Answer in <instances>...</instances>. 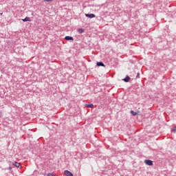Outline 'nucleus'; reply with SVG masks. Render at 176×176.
Instances as JSON below:
<instances>
[{"label": "nucleus", "instance_id": "1", "mask_svg": "<svg viewBox=\"0 0 176 176\" xmlns=\"http://www.w3.org/2000/svg\"><path fill=\"white\" fill-rule=\"evenodd\" d=\"M144 163L145 164H147V166H153V162L151 160H146Z\"/></svg>", "mask_w": 176, "mask_h": 176}, {"label": "nucleus", "instance_id": "2", "mask_svg": "<svg viewBox=\"0 0 176 176\" xmlns=\"http://www.w3.org/2000/svg\"><path fill=\"white\" fill-rule=\"evenodd\" d=\"M86 17H89V19H94L96 17V14H85Z\"/></svg>", "mask_w": 176, "mask_h": 176}, {"label": "nucleus", "instance_id": "3", "mask_svg": "<svg viewBox=\"0 0 176 176\" xmlns=\"http://www.w3.org/2000/svg\"><path fill=\"white\" fill-rule=\"evenodd\" d=\"M64 174L65 175H67V176H74L72 173H71L69 170H65Z\"/></svg>", "mask_w": 176, "mask_h": 176}, {"label": "nucleus", "instance_id": "4", "mask_svg": "<svg viewBox=\"0 0 176 176\" xmlns=\"http://www.w3.org/2000/svg\"><path fill=\"white\" fill-rule=\"evenodd\" d=\"M65 39L66 41H74V38L72 36H66L65 37Z\"/></svg>", "mask_w": 176, "mask_h": 176}, {"label": "nucleus", "instance_id": "5", "mask_svg": "<svg viewBox=\"0 0 176 176\" xmlns=\"http://www.w3.org/2000/svg\"><path fill=\"white\" fill-rule=\"evenodd\" d=\"M13 166H14L15 167H17L18 168H20V163H18V162H13L12 163Z\"/></svg>", "mask_w": 176, "mask_h": 176}, {"label": "nucleus", "instance_id": "6", "mask_svg": "<svg viewBox=\"0 0 176 176\" xmlns=\"http://www.w3.org/2000/svg\"><path fill=\"white\" fill-rule=\"evenodd\" d=\"M22 21H23L24 22H25V21H31V18L27 16L25 19H22Z\"/></svg>", "mask_w": 176, "mask_h": 176}, {"label": "nucleus", "instance_id": "7", "mask_svg": "<svg viewBox=\"0 0 176 176\" xmlns=\"http://www.w3.org/2000/svg\"><path fill=\"white\" fill-rule=\"evenodd\" d=\"M97 65L98 67H105V65H104L102 62H98Z\"/></svg>", "mask_w": 176, "mask_h": 176}, {"label": "nucleus", "instance_id": "8", "mask_svg": "<svg viewBox=\"0 0 176 176\" xmlns=\"http://www.w3.org/2000/svg\"><path fill=\"white\" fill-rule=\"evenodd\" d=\"M122 80L124 82H129V80H130V78L129 76H126L125 78H123Z\"/></svg>", "mask_w": 176, "mask_h": 176}, {"label": "nucleus", "instance_id": "9", "mask_svg": "<svg viewBox=\"0 0 176 176\" xmlns=\"http://www.w3.org/2000/svg\"><path fill=\"white\" fill-rule=\"evenodd\" d=\"M84 32H85V30L82 28L78 29L79 34H83Z\"/></svg>", "mask_w": 176, "mask_h": 176}, {"label": "nucleus", "instance_id": "10", "mask_svg": "<svg viewBox=\"0 0 176 176\" xmlns=\"http://www.w3.org/2000/svg\"><path fill=\"white\" fill-rule=\"evenodd\" d=\"M85 106L87 108H93L94 107L93 104H86Z\"/></svg>", "mask_w": 176, "mask_h": 176}, {"label": "nucleus", "instance_id": "11", "mask_svg": "<svg viewBox=\"0 0 176 176\" xmlns=\"http://www.w3.org/2000/svg\"><path fill=\"white\" fill-rule=\"evenodd\" d=\"M131 115H133V116H137V112L134 111H131Z\"/></svg>", "mask_w": 176, "mask_h": 176}, {"label": "nucleus", "instance_id": "12", "mask_svg": "<svg viewBox=\"0 0 176 176\" xmlns=\"http://www.w3.org/2000/svg\"><path fill=\"white\" fill-rule=\"evenodd\" d=\"M172 131H173V133H176V126H173L172 128Z\"/></svg>", "mask_w": 176, "mask_h": 176}, {"label": "nucleus", "instance_id": "13", "mask_svg": "<svg viewBox=\"0 0 176 176\" xmlns=\"http://www.w3.org/2000/svg\"><path fill=\"white\" fill-rule=\"evenodd\" d=\"M53 0H44V2H52Z\"/></svg>", "mask_w": 176, "mask_h": 176}, {"label": "nucleus", "instance_id": "14", "mask_svg": "<svg viewBox=\"0 0 176 176\" xmlns=\"http://www.w3.org/2000/svg\"><path fill=\"white\" fill-rule=\"evenodd\" d=\"M54 175H53V173H48L47 175V176H53Z\"/></svg>", "mask_w": 176, "mask_h": 176}, {"label": "nucleus", "instance_id": "15", "mask_svg": "<svg viewBox=\"0 0 176 176\" xmlns=\"http://www.w3.org/2000/svg\"><path fill=\"white\" fill-rule=\"evenodd\" d=\"M138 76H140V73H138Z\"/></svg>", "mask_w": 176, "mask_h": 176}, {"label": "nucleus", "instance_id": "16", "mask_svg": "<svg viewBox=\"0 0 176 176\" xmlns=\"http://www.w3.org/2000/svg\"><path fill=\"white\" fill-rule=\"evenodd\" d=\"M9 168H10V170H12V168H11V167H10Z\"/></svg>", "mask_w": 176, "mask_h": 176}, {"label": "nucleus", "instance_id": "17", "mask_svg": "<svg viewBox=\"0 0 176 176\" xmlns=\"http://www.w3.org/2000/svg\"><path fill=\"white\" fill-rule=\"evenodd\" d=\"M0 14H3V13L1 12V13H0Z\"/></svg>", "mask_w": 176, "mask_h": 176}]
</instances>
